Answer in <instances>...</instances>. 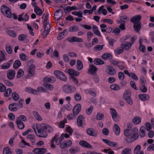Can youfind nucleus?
Segmentation results:
<instances>
[{
	"label": "nucleus",
	"instance_id": "obj_1",
	"mask_svg": "<svg viewBox=\"0 0 154 154\" xmlns=\"http://www.w3.org/2000/svg\"><path fill=\"white\" fill-rule=\"evenodd\" d=\"M138 130L136 128H133L128 132V129H125L124 131V134L127 137L126 138V142L128 143H131L136 140L138 137Z\"/></svg>",
	"mask_w": 154,
	"mask_h": 154
},
{
	"label": "nucleus",
	"instance_id": "obj_2",
	"mask_svg": "<svg viewBox=\"0 0 154 154\" xmlns=\"http://www.w3.org/2000/svg\"><path fill=\"white\" fill-rule=\"evenodd\" d=\"M38 133L40 134L37 135L39 137H46L48 135L47 132L50 133L53 131L51 127L45 124H41L39 126H36Z\"/></svg>",
	"mask_w": 154,
	"mask_h": 154
},
{
	"label": "nucleus",
	"instance_id": "obj_3",
	"mask_svg": "<svg viewBox=\"0 0 154 154\" xmlns=\"http://www.w3.org/2000/svg\"><path fill=\"white\" fill-rule=\"evenodd\" d=\"M62 88L63 91L67 94L72 93L76 90V88L75 87L69 84H66L63 85Z\"/></svg>",
	"mask_w": 154,
	"mask_h": 154
},
{
	"label": "nucleus",
	"instance_id": "obj_4",
	"mask_svg": "<svg viewBox=\"0 0 154 154\" xmlns=\"http://www.w3.org/2000/svg\"><path fill=\"white\" fill-rule=\"evenodd\" d=\"M1 12L5 16L8 18H11L12 13L9 8L5 5H3L1 8Z\"/></svg>",
	"mask_w": 154,
	"mask_h": 154
},
{
	"label": "nucleus",
	"instance_id": "obj_5",
	"mask_svg": "<svg viewBox=\"0 0 154 154\" xmlns=\"http://www.w3.org/2000/svg\"><path fill=\"white\" fill-rule=\"evenodd\" d=\"M54 73L58 79L64 82L66 81L67 78L63 72L59 70H55L54 71Z\"/></svg>",
	"mask_w": 154,
	"mask_h": 154
},
{
	"label": "nucleus",
	"instance_id": "obj_6",
	"mask_svg": "<svg viewBox=\"0 0 154 154\" xmlns=\"http://www.w3.org/2000/svg\"><path fill=\"white\" fill-rule=\"evenodd\" d=\"M110 113L112 119L115 121L117 122L119 121L120 117L117 114L116 110L114 109L111 108L110 109Z\"/></svg>",
	"mask_w": 154,
	"mask_h": 154
},
{
	"label": "nucleus",
	"instance_id": "obj_7",
	"mask_svg": "<svg viewBox=\"0 0 154 154\" xmlns=\"http://www.w3.org/2000/svg\"><path fill=\"white\" fill-rule=\"evenodd\" d=\"M63 11L61 9L56 11L54 13V19L56 20H58L63 16Z\"/></svg>",
	"mask_w": 154,
	"mask_h": 154
},
{
	"label": "nucleus",
	"instance_id": "obj_8",
	"mask_svg": "<svg viewBox=\"0 0 154 154\" xmlns=\"http://www.w3.org/2000/svg\"><path fill=\"white\" fill-rule=\"evenodd\" d=\"M107 67L106 71L108 74L113 75L116 74V71L112 66L108 65L107 66Z\"/></svg>",
	"mask_w": 154,
	"mask_h": 154
},
{
	"label": "nucleus",
	"instance_id": "obj_9",
	"mask_svg": "<svg viewBox=\"0 0 154 154\" xmlns=\"http://www.w3.org/2000/svg\"><path fill=\"white\" fill-rule=\"evenodd\" d=\"M15 71L13 69H9L7 72V78L10 80L13 79L15 74Z\"/></svg>",
	"mask_w": 154,
	"mask_h": 154
},
{
	"label": "nucleus",
	"instance_id": "obj_10",
	"mask_svg": "<svg viewBox=\"0 0 154 154\" xmlns=\"http://www.w3.org/2000/svg\"><path fill=\"white\" fill-rule=\"evenodd\" d=\"M35 66L33 64L31 65L28 69V75L29 76H32L35 74Z\"/></svg>",
	"mask_w": 154,
	"mask_h": 154
},
{
	"label": "nucleus",
	"instance_id": "obj_11",
	"mask_svg": "<svg viewBox=\"0 0 154 154\" xmlns=\"http://www.w3.org/2000/svg\"><path fill=\"white\" fill-rule=\"evenodd\" d=\"M81 105L79 104H77L75 105L72 110L73 113L74 115H77L81 111Z\"/></svg>",
	"mask_w": 154,
	"mask_h": 154
},
{
	"label": "nucleus",
	"instance_id": "obj_12",
	"mask_svg": "<svg viewBox=\"0 0 154 154\" xmlns=\"http://www.w3.org/2000/svg\"><path fill=\"white\" fill-rule=\"evenodd\" d=\"M86 132L88 135L93 137H96L97 135V133L95 130L92 128H89L87 129Z\"/></svg>",
	"mask_w": 154,
	"mask_h": 154
},
{
	"label": "nucleus",
	"instance_id": "obj_13",
	"mask_svg": "<svg viewBox=\"0 0 154 154\" xmlns=\"http://www.w3.org/2000/svg\"><path fill=\"white\" fill-rule=\"evenodd\" d=\"M47 151L46 149L44 148H36L34 149L32 152L36 154H43Z\"/></svg>",
	"mask_w": 154,
	"mask_h": 154
},
{
	"label": "nucleus",
	"instance_id": "obj_14",
	"mask_svg": "<svg viewBox=\"0 0 154 154\" xmlns=\"http://www.w3.org/2000/svg\"><path fill=\"white\" fill-rule=\"evenodd\" d=\"M141 18V17L140 15H137L132 17L130 19V21L133 23L134 24H137L140 22V21Z\"/></svg>",
	"mask_w": 154,
	"mask_h": 154
},
{
	"label": "nucleus",
	"instance_id": "obj_15",
	"mask_svg": "<svg viewBox=\"0 0 154 154\" xmlns=\"http://www.w3.org/2000/svg\"><path fill=\"white\" fill-rule=\"evenodd\" d=\"M67 40L69 42H82L83 40L82 39L76 37L75 36H73L71 37H69L67 38Z\"/></svg>",
	"mask_w": 154,
	"mask_h": 154
},
{
	"label": "nucleus",
	"instance_id": "obj_16",
	"mask_svg": "<svg viewBox=\"0 0 154 154\" xmlns=\"http://www.w3.org/2000/svg\"><path fill=\"white\" fill-rule=\"evenodd\" d=\"M85 117L82 115H80L78 116L77 120L79 126L82 127L83 123L85 121Z\"/></svg>",
	"mask_w": 154,
	"mask_h": 154
},
{
	"label": "nucleus",
	"instance_id": "obj_17",
	"mask_svg": "<svg viewBox=\"0 0 154 154\" xmlns=\"http://www.w3.org/2000/svg\"><path fill=\"white\" fill-rule=\"evenodd\" d=\"M97 70L96 67L94 65H91L90 66V68L88 69V72L91 74H94Z\"/></svg>",
	"mask_w": 154,
	"mask_h": 154
},
{
	"label": "nucleus",
	"instance_id": "obj_18",
	"mask_svg": "<svg viewBox=\"0 0 154 154\" xmlns=\"http://www.w3.org/2000/svg\"><path fill=\"white\" fill-rule=\"evenodd\" d=\"M18 104L17 103H14L10 104L9 106V109L11 111H16L17 110Z\"/></svg>",
	"mask_w": 154,
	"mask_h": 154
},
{
	"label": "nucleus",
	"instance_id": "obj_19",
	"mask_svg": "<svg viewBox=\"0 0 154 154\" xmlns=\"http://www.w3.org/2000/svg\"><path fill=\"white\" fill-rule=\"evenodd\" d=\"M132 45V43L128 42H125L124 44L122 43L121 46L125 50H128Z\"/></svg>",
	"mask_w": 154,
	"mask_h": 154
},
{
	"label": "nucleus",
	"instance_id": "obj_20",
	"mask_svg": "<svg viewBox=\"0 0 154 154\" xmlns=\"http://www.w3.org/2000/svg\"><path fill=\"white\" fill-rule=\"evenodd\" d=\"M27 35H26L22 34L18 36V39L20 41H24L25 43L29 42V40L27 38Z\"/></svg>",
	"mask_w": 154,
	"mask_h": 154
},
{
	"label": "nucleus",
	"instance_id": "obj_21",
	"mask_svg": "<svg viewBox=\"0 0 154 154\" xmlns=\"http://www.w3.org/2000/svg\"><path fill=\"white\" fill-rule=\"evenodd\" d=\"M138 97L142 101H145L148 100L149 98V95L146 94H139Z\"/></svg>",
	"mask_w": 154,
	"mask_h": 154
},
{
	"label": "nucleus",
	"instance_id": "obj_22",
	"mask_svg": "<svg viewBox=\"0 0 154 154\" xmlns=\"http://www.w3.org/2000/svg\"><path fill=\"white\" fill-rule=\"evenodd\" d=\"M79 144L81 146L88 148H91L92 146L86 141L84 140H81L79 142Z\"/></svg>",
	"mask_w": 154,
	"mask_h": 154
},
{
	"label": "nucleus",
	"instance_id": "obj_23",
	"mask_svg": "<svg viewBox=\"0 0 154 154\" xmlns=\"http://www.w3.org/2000/svg\"><path fill=\"white\" fill-rule=\"evenodd\" d=\"M25 91L29 93H32L33 94L38 95L39 94L38 93V91L36 90H34L31 88H26Z\"/></svg>",
	"mask_w": 154,
	"mask_h": 154
},
{
	"label": "nucleus",
	"instance_id": "obj_24",
	"mask_svg": "<svg viewBox=\"0 0 154 154\" xmlns=\"http://www.w3.org/2000/svg\"><path fill=\"white\" fill-rule=\"evenodd\" d=\"M67 73L70 75H73L76 76H78L79 72L72 69H69L67 71Z\"/></svg>",
	"mask_w": 154,
	"mask_h": 154
},
{
	"label": "nucleus",
	"instance_id": "obj_25",
	"mask_svg": "<svg viewBox=\"0 0 154 154\" xmlns=\"http://www.w3.org/2000/svg\"><path fill=\"white\" fill-rule=\"evenodd\" d=\"M112 57V56L111 54L106 52L104 53L101 57L102 59L105 60L107 59H111Z\"/></svg>",
	"mask_w": 154,
	"mask_h": 154
},
{
	"label": "nucleus",
	"instance_id": "obj_26",
	"mask_svg": "<svg viewBox=\"0 0 154 154\" xmlns=\"http://www.w3.org/2000/svg\"><path fill=\"white\" fill-rule=\"evenodd\" d=\"M93 31L94 33L96 35H98L100 37L101 36L100 32L99 30L97 27L96 25H94L92 26Z\"/></svg>",
	"mask_w": 154,
	"mask_h": 154
},
{
	"label": "nucleus",
	"instance_id": "obj_27",
	"mask_svg": "<svg viewBox=\"0 0 154 154\" xmlns=\"http://www.w3.org/2000/svg\"><path fill=\"white\" fill-rule=\"evenodd\" d=\"M141 22L139 23H138L134 24L133 28L134 30L137 32H138L141 28Z\"/></svg>",
	"mask_w": 154,
	"mask_h": 154
},
{
	"label": "nucleus",
	"instance_id": "obj_28",
	"mask_svg": "<svg viewBox=\"0 0 154 154\" xmlns=\"http://www.w3.org/2000/svg\"><path fill=\"white\" fill-rule=\"evenodd\" d=\"M79 27L76 26H72L69 28V31L70 32H74L79 30Z\"/></svg>",
	"mask_w": 154,
	"mask_h": 154
},
{
	"label": "nucleus",
	"instance_id": "obj_29",
	"mask_svg": "<svg viewBox=\"0 0 154 154\" xmlns=\"http://www.w3.org/2000/svg\"><path fill=\"white\" fill-rule=\"evenodd\" d=\"M94 63L96 65H102L104 63V62L99 58H95L93 61Z\"/></svg>",
	"mask_w": 154,
	"mask_h": 154
},
{
	"label": "nucleus",
	"instance_id": "obj_30",
	"mask_svg": "<svg viewBox=\"0 0 154 154\" xmlns=\"http://www.w3.org/2000/svg\"><path fill=\"white\" fill-rule=\"evenodd\" d=\"M131 97V96H124L123 97V99L130 105H132L133 103V101Z\"/></svg>",
	"mask_w": 154,
	"mask_h": 154
},
{
	"label": "nucleus",
	"instance_id": "obj_31",
	"mask_svg": "<svg viewBox=\"0 0 154 154\" xmlns=\"http://www.w3.org/2000/svg\"><path fill=\"white\" fill-rule=\"evenodd\" d=\"M146 129L144 126H141L140 129V136L141 137H143L145 135Z\"/></svg>",
	"mask_w": 154,
	"mask_h": 154
},
{
	"label": "nucleus",
	"instance_id": "obj_32",
	"mask_svg": "<svg viewBox=\"0 0 154 154\" xmlns=\"http://www.w3.org/2000/svg\"><path fill=\"white\" fill-rule=\"evenodd\" d=\"M16 123L17 125L18 128L20 129H23L25 127V125L22 122L16 121Z\"/></svg>",
	"mask_w": 154,
	"mask_h": 154
},
{
	"label": "nucleus",
	"instance_id": "obj_33",
	"mask_svg": "<svg viewBox=\"0 0 154 154\" xmlns=\"http://www.w3.org/2000/svg\"><path fill=\"white\" fill-rule=\"evenodd\" d=\"M83 67V65L82 61L79 60L77 61V68L79 70L82 69Z\"/></svg>",
	"mask_w": 154,
	"mask_h": 154
},
{
	"label": "nucleus",
	"instance_id": "obj_34",
	"mask_svg": "<svg viewBox=\"0 0 154 154\" xmlns=\"http://www.w3.org/2000/svg\"><path fill=\"white\" fill-rule=\"evenodd\" d=\"M114 131L116 135H119L120 132V128L119 126L116 124L114 125Z\"/></svg>",
	"mask_w": 154,
	"mask_h": 154
},
{
	"label": "nucleus",
	"instance_id": "obj_35",
	"mask_svg": "<svg viewBox=\"0 0 154 154\" xmlns=\"http://www.w3.org/2000/svg\"><path fill=\"white\" fill-rule=\"evenodd\" d=\"M34 11L38 15H40L42 14V10L38 6H35V8Z\"/></svg>",
	"mask_w": 154,
	"mask_h": 154
},
{
	"label": "nucleus",
	"instance_id": "obj_36",
	"mask_svg": "<svg viewBox=\"0 0 154 154\" xmlns=\"http://www.w3.org/2000/svg\"><path fill=\"white\" fill-rule=\"evenodd\" d=\"M120 19L121 20L120 22L125 23L128 22L129 19L126 16H122L120 17Z\"/></svg>",
	"mask_w": 154,
	"mask_h": 154
},
{
	"label": "nucleus",
	"instance_id": "obj_37",
	"mask_svg": "<svg viewBox=\"0 0 154 154\" xmlns=\"http://www.w3.org/2000/svg\"><path fill=\"white\" fill-rule=\"evenodd\" d=\"M79 149L77 147L72 148L69 149V152L72 154H75L79 151Z\"/></svg>",
	"mask_w": 154,
	"mask_h": 154
},
{
	"label": "nucleus",
	"instance_id": "obj_38",
	"mask_svg": "<svg viewBox=\"0 0 154 154\" xmlns=\"http://www.w3.org/2000/svg\"><path fill=\"white\" fill-rule=\"evenodd\" d=\"M5 91L4 93V95L5 97H9L11 95L12 92V90L11 88H8L5 90Z\"/></svg>",
	"mask_w": 154,
	"mask_h": 154
},
{
	"label": "nucleus",
	"instance_id": "obj_39",
	"mask_svg": "<svg viewBox=\"0 0 154 154\" xmlns=\"http://www.w3.org/2000/svg\"><path fill=\"white\" fill-rule=\"evenodd\" d=\"M16 121L26 122L27 121L26 117L23 115H21L16 119Z\"/></svg>",
	"mask_w": 154,
	"mask_h": 154
},
{
	"label": "nucleus",
	"instance_id": "obj_40",
	"mask_svg": "<svg viewBox=\"0 0 154 154\" xmlns=\"http://www.w3.org/2000/svg\"><path fill=\"white\" fill-rule=\"evenodd\" d=\"M124 51V48L122 46L119 47L115 51V53L116 54H119L123 52Z\"/></svg>",
	"mask_w": 154,
	"mask_h": 154
},
{
	"label": "nucleus",
	"instance_id": "obj_41",
	"mask_svg": "<svg viewBox=\"0 0 154 154\" xmlns=\"http://www.w3.org/2000/svg\"><path fill=\"white\" fill-rule=\"evenodd\" d=\"M3 154H12L11 150L8 147L4 148L3 151Z\"/></svg>",
	"mask_w": 154,
	"mask_h": 154
},
{
	"label": "nucleus",
	"instance_id": "obj_42",
	"mask_svg": "<svg viewBox=\"0 0 154 154\" xmlns=\"http://www.w3.org/2000/svg\"><path fill=\"white\" fill-rule=\"evenodd\" d=\"M21 64V62L19 60H16L14 63L13 68L15 69L18 68Z\"/></svg>",
	"mask_w": 154,
	"mask_h": 154
},
{
	"label": "nucleus",
	"instance_id": "obj_43",
	"mask_svg": "<svg viewBox=\"0 0 154 154\" xmlns=\"http://www.w3.org/2000/svg\"><path fill=\"white\" fill-rule=\"evenodd\" d=\"M6 50L7 52L9 54H11L12 51V49L11 46L7 45L5 46Z\"/></svg>",
	"mask_w": 154,
	"mask_h": 154
},
{
	"label": "nucleus",
	"instance_id": "obj_44",
	"mask_svg": "<svg viewBox=\"0 0 154 154\" xmlns=\"http://www.w3.org/2000/svg\"><path fill=\"white\" fill-rule=\"evenodd\" d=\"M33 114L35 117L36 119L38 121L42 120V119L38 112L34 111L33 112Z\"/></svg>",
	"mask_w": 154,
	"mask_h": 154
},
{
	"label": "nucleus",
	"instance_id": "obj_45",
	"mask_svg": "<svg viewBox=\"0 0 154 154\" xmlns=\"http://www.w3.org/2000/svg\"><path fill=\"white\" fill-rule=\"evenodd\" d=\"M12 96L13 99L14 101H17L19 98V95L16 92H14L12 94Z\"/></svg>",
	"mask_w": 154,
	"mask_h": 154
},
{
	"label": "nucleus",
	"instance_id": "obj_46",
	"mask_svg": "<svg viewBox=\"0 0 154 154\" xmlns=\"http://www.w3.org/2000/svg\"><path fill=\"white\" fill-rule=\"evenodd\" d=\"M110 88L114 90L117 91L120 88L119 86L116 84H112L110 86Z\"/></svg>",
	"mask_w": 154,
	"mask_h": 154
},
{
	"label": "nucleus",
	"instance_id": "obj_47",
	"mask_svg": "<svg viewBox=\"0 0 154 154\" xmlns=\"http://www.w3.org/2000/svg\"><path fill=\"white\" fill-rule=\"evenodd\" d=\"M103 45H96L94 48V50L95 51H100L103 48Z\"/></svg>",
	"mask_w": 154,
	"mask_h": 154
},
{
	"label": "nucleus",
	"instance_id": "obj_48",
	"mask_svg": "<svg viewBox=\"0 0 154 154\" xmlns=\"http://www.w3.org/2000/svg\"><path fill=\"white\" fill-rule=\"evenodd\" d=\"M72 14L77 16L78 17L82 18L83 17L82 12V11H75L72 13Z\"/></svg>",
	"mask_w": 154,
	"mask_h": 154
},
{
	"label": "nucleus",
	"instance_id": "obj_49",
	"mask_svg": "<svg viewBox=\"0 0 154 154\" xmlns=\"http://www.w3.org/2000/svg\"><path fill=\"white\" fill-rule=\"evenodd\" d=\"M141 121V119L139 117H135L133 119V122L136 125L140 123Z\"/></svg>",
	"mask_w": 154,
	"mask_h": 154
},
{
	"label": "nucleus",
	"instance_id": "obj_50",
	"mask_svg": "<svg viewBox=\"0 0 154 154\" xmlns=\"http://www.w3.org/2000/svg\"><path fill=\"white\" fill-rule=\"evenodd\" d=\"M7 33L13 37H15L16 36V34L14 31L11 30H8L7 31Z\"/></svg>",
	"mask_w": 154,
	"mask_h": 154
},
{
	"label": "nucleus",
	"instance_id": "obj_51",
	"mask_svg": "<svg viewBox=\"0 0 154 154\" xmlns=\"http://www.w3.org/2000/svg\"><path fill=\"white\" fill-rule=\"evenodd\" d=\"M139 44L140 45L139 47V49L142 52L144 53L145 51L146 48L145 46L143 45H142V42L141 41L139 40Z\"/></svg>",
	"mask_w": 154,
	"mask_h": 154
},
{
	"label": "nucleus",
	"instance_id": "obj_52",
	"mask_svg": "<svg viewBox=\"0 0 154 154\" xmlns=\"http://www.w3.org/2000/svg\"><path fill=\"white\" fill-rule=\"evenodd\" d=\"M58 135H55L54 137L52 139L51 142V147H52V148H54L55 147V145L54 144V143H53L54 142L56 139V138H57V137H58Z\"/></svg>",
	"mask_w": 154,
	"mask_h": 154
},
{
	"label": "nucleus",
	"instance_id": "obj_53",
	"mask_svg": "<svg viewBox=\"0 0 154 154\" xmlns=\"http://www.w3.org/2000/svg\"><path fill=\"white\" fill-rule=\"evenodd\" d=\"M10 67V64L7 63H6L1 66V68L3 69H8Z\"/></svg>",
	"mask_w": 154,
	"mask_h": 154
},
{
	"label": "nucleus",
	"instance_id": "obj_54",
	"mask_svg": "<svg viewBox=\"0 0 154 154\" xmlns=\"http://www.w3.org/2000/svg\"><path fill=\"white\" fill-rule=\"evenodd\" d=\"M74 97L75 100L77 101H80L82 98L80 94L77 93L75 94Z\"/></svg>",
	"mask_w": 154,
	"mask_h": 154
},
{
	"label": "nucleus",
	"instance_id": "obj_55",
	"mask_svg": "<svg viewBox=\"0 0 154 154\" xmlns=\"http://www.w3.org/2000/svg\"><path fill=\"white\" fill-rule=\"evenodd\" d=\"M141 146L140 145H137L134 148V154H137L140 152Z\"/></svg>",
	"mask_w": 154,
	"mask_h": 154
},
{
	"label": "nucleus",
	"instance_id": "obj_56",
	"mask_svg": "<svg viewBox=\"0 0 154 154\" xmlns=\"http://www.w3.org/2000/svg\"><path fill=\"white\" fill-rule=\"evenodd\" d=\"M23 71L21 69H19L17 72V77L18 78H20L23 75Z\"/></svg>",
	"mask_w": 154,
	"mask_h": 154
},
{
	"label": "nucleus",
	"instance_id": "obj_57",
	"mask_svg": "<svg viewBox=\"0 0 154 154\" xmlns=\"http://www.w3.org/2000/svg\"><path fill=\"white\" fill-rule=\"evenodd\" d=\"M93 109V107L91 106L90 107L86 109V112L88 115H90L91 113L92 110Z\"/></svg>",
	"mask_w": 154,
	"mask_h": 154
},
{
	"label": "nucleus",
	"instance_id": "obj_58",
	"mask_svg": "<svg viewBox=\"0 0 154 154\" xmlns=\"http://www.w3.org/2000/svg\"><path fill=\"white\" fill-rule=\"evenodd\" d=\"M1 54H0V58L2 59H3L4 60H5V55L6 54V53H5V51H1Z\"/></svg>",
	"mask_w": 154,
	"mask_h": 154
},
{
	"label": "nucleus",
	"instance_id": "obj_59",
	"mask_svg": "<svg viewBox=\"0 0 154 154\" xmlns=\"http://www.w3.org/2000/svg\"><path fill=\"white\" fill-rule=\"evenodd\" d=\"M131 152V149L128 148L124 149L122 152V154H129Z\"/></svg>",
	"mask_w": 154,
	"mask_h": 154
},
{
	"label": "nucleus",
	"instance_id": "obj_60",
	"mask_svg": "<svg viewBox=\"0 0 154 154\" xmlns=\"http://www.w3.org/2000/svg\"><path fill=\"white\" fill-rule=\"evenodd\" d=\"M26 55L24 53H22L20 55V57L21 60L23 61H26Z\"/></svg>",
	"mask_w": 154,
	"mask_h": 154
},
{
	"label": "nucleus",
	"instance_id": "obj_61",
	"mask_svg": "<svg viewBox=\"0 0 154 154\" xmlns=\"http://www.w3.org/2000/svg\"><path fill=\"white\" fill-rule=\"evenodd\" d=\"M104 117V115L103 114H101L100 112H98L97 114V119L98 120H101Z\"/></svg>",
	"mask_w": 154,
	"mask_h": 154
},
{
	"label": "nucleus",
	"instance_id": "obj_62",
	"mask_svg": "<svg viewBox=\"0 0 154 154\" xmlns=\"http://www.w3.org/2000/svg\"><path fill=\"white\" fill-rule=\"evenodd\" d=\"M118 78L119 80H123L125 78L124 75L122 72H119L118 73Z\"/></svg>",
	"mask_w": 154,
	"mask_h": 154
},
{
	"label": "nucleus",
	"instance_id": "obj_63",
	"mask_svg": "<svg viewBox=\"0 0 154 154\" xmlns=\"http://www.w3.org/2000/svg\"><path fill=\"white\" fill-rule=\"evenodd\" d=\"M131 94L130 91L129 90H127L124 92L123 97L124 96H131Z\"/></svg>",
	"mask_w": 154,
	"mask_h": 154
},
{
	"label": "nucleus",
	"instance_id": "obj_64",
	"mask_svg": "<svg viewBox=\"0 0 154 154\" xmlns=\"http://www.w3.org/2000/svg\"><path fill=\"white\" fill-rule=\"evenodd\" d=\"M4 83L8 86H13V84L8 80H4Z\"/></svg>",
	"mask_w": 154,
	"mask_h": 154
}]
</instances>
